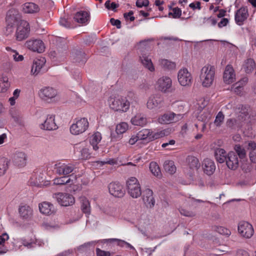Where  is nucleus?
Listing matches in <instances>:
<instances>
[{
	"instance_id": "nucleus-9",
	"label": "nucleus",
	"mask_w": 256,
	"mask_h": 256,
	"mask_svg": "<svg viewBox=\"0 0 256 256\" xmlns=\"http://www.w3.org/2000/svg\"><path fill=\"white\" fill-rule=\"evenodd\" d=\"M57 94L56 90L50 86L42 88L39 92L40 98L47 102H52L54 101Z\"/></svg>"
},
{
	"instance_id": "nucleus-62",
	"label": "nucleus",
	"mask_w": 256,
	"mask_h": 256,
	"mask_svg": "<svg viewBox=\"0 0 256 256\" xmlns=\"http://www.w3.org/2000/svg\"><path fill=\"white\" fill-rule=\"evenodd\" d=\"M226 124L228 127L234 128L237 126V120L232 118L228 119L226 122Z\"/></svg>"
},
{
	"instance_id": "nucleus-5",
	"label": "nucleus",
	"mask_w": 256,
	"mask_h": 256,
	"mask_svg": "<svg viewBox=\"0 0 256 256\" xmlns=\"http://www.w3.org/2000/svg\"><path fill=\"white\" fill-rule=\"evenodd\" d=\"M238 230L240 236L246 239L251 238L254 232L252 224L246 221H241L238 223Z\"/></svg>"
},
{
	"instance_id": "nucleus-44",
	"label": "nucleus",
	"mask_w": 256,
	"mask_h": 256,
	"mask_svg": "<svg viewBox=\"0 0 256 256\" xmlns=\"http://www.w3.org/2000/svg\"><path fill=\"white\" fill-rule=\"evenodd\" d=\"M237 156L240 159L244 158L246 156V152L244 148L242 147L240 144H236L234 148Z\"/></svg>"
},
{
	"instance_id": "nucleus-18",
	"label": "nucleus",
	"mask_w": 256,
	"mask_h": 256,
	"mask_svg": "<svg viewBox=\"0 0 256 256\" xmlns=\"http://www.w3.org/2000/svg\"><path fill=\"white\" fill-rule=\"evenodd\" d=\"M226 164L228 167L231 170H236L239 166V161L236 154L234 152H230L228 154L226 158Z\"/></svg>"
},
{
	"instance_id": "nucleus-39",
	"label": "nucleus",
	"mask_w": 256,
	"mask_h": 256,
	"mask_svg": "<svg viewBox=\"0 0 256 256\" xmlns=\"http://www.w3.org/2000/svg\"><path fill=\"white\" fill-rule=\"evenodd\" d=\"M150 170L155 176L160 178L162 176L160 170L156 162H151L150 164Z\"/></svg>"
},
{
	"instance_id": "nucleus-14",
	"label": "nucleus",
	"mask_w": 256,
	"mask_h": 256,
	"mask_svg": "<svg viewBox=\"0 0 256 256\" xmlns=\"http://www.w3.org/2000/svg\"><path fill=\"white\" fill-rule=\"evenodd\" d=\"M25 46L30 50L39 53L43 52L45 47L43 42L40 40H30L25 43Z\"/></svg>"
},
{
	"instance_id": "nucleus-41",
	"label": "nucleus",
	"mask_w": 256,
	"mask_h": 256,
	"mask_svg": "<svg viewBox=\"0 0 256 256\" xmlns=\"http://www.w3.org/2000/svg\"><path fill=\"white\" fill-rule=\"evenodd\" d=\"M9 86L8 78L6 76L0 77V92H5Z\"/></svg>"
},
{
	"instance_id": "nucleus-23",
	"label": "nucleus",
	"mask_w": 256,
	"mask_h": 256,
	"mask_svg": "<svg viewBox=\"0 0 256 256\" xmlns=\"http://www.w3.org/2000/svg\"><path fill=\"white\" fill-rule=\"evenodd\" d=\"M202 168L205 174L210 176L215 171L216 165L214 162L211 159L206 158L202 162Z\"/></svg>"
},
{
	"instance_id": "nucleus-43",
	"label": "nucleus",
	"mask_w": 256,
	"mask_h": 256,
	"mask_svg": "<svg viewBox=\"0 0 256 256\" xmlns=\"http://www.w3.org/2000/svg\"><path fill=\"white\" fill-rule=\"evenodd\" d=\"M53 181L54 184L62 185L70 183V178H68V176H64L60 178H56Z\"/></svg>"
},
{
	"instance_id": "nucleus-63",
	"label": "nucleus",
	"mask_w": 256,
	"mask_h": 256,
	"mask_svg": "<svg viewBox=\"0 0 256 256\" xmlns=\"http://www.w3.org/2000/svg\"><path fill=\"white\" fill-rule=\"evenodd\" d=\"M139 140L137 134L132 135L128 140V144L130 145L135 144Z\"/></svg>"
},
{
	"instance_id": "nucleus-3",
	"label": "nucleus",
	"mask_w": 256,
	"mask_h": 256,
	"mask_svg": "<svg viewBox=\"0 0 256 256\" xmlns=\"http://www.w3.org/2000/svg\"><path fill=\"white\" fill-rule=\"evenodd\" d=\"M89 126L86 118H76L70 128V132L73 135H79L85 132Z\"/></svg>"
},
{
	"instance_id": "nucleus-60",
	"label": "nucleus",
	"mask_w": 256,
	"mask_h": 256,
	"mask_svg": "<svg viewBox=\"0 0 256 256\" xmlns=\"http://www.w3.org/2000/svg\"><path fill=\"white\" fill-rule=\"evenodd\" d=\"M40 212L46 216H50L56 212L54 209H39Z\"/></svg>"
},
{
	"instance_id": "nucleus-48",
	"label": "nucleus",
	"mask_w": 256,
	"mask_h": 256,
	"mask_svg": "<svg viewBox=\"0 0 256 256\" xmlns=\"http://www.w3.org/2000/svg\"><path fill=\"white\" fill-rule=\"evenodd\" d=\"M94 163L96 166L100 167L105 164H109L110 165L116 164H117V160L114 158H109L104 161H96Z\"/></svg>"
},
{
	"instance_id": "nucleus-17",
	"label": "nucleus",
	"mask_w": 256,
	"mask_h": 256,
	"mask_svg": "<svg viewBox=\"0 0 256 256\" xmlns=\"http://www.w3.org/2000/svg\"><path fill=\"white\" fill-rule=\"evenodd\" d=\"M6 24H18L20 20V15L18 10L14 8L10 10L6 14Z\"/></svg>"
},
{
	"instance_id": "nucleus-49",
	"label": "nucleus",
	"mask_w": 256,
	"mask_h": 256,
	"mask_svg": "<svg viewBox=\"0 0 256 256\" xmlns=\"http://www.w3.org/2000/svg\"><path fill=\"white\" fill-rule=\"evenodd\" d=\"M80 204L81 208H90V202L85 196H81L79 198Z\"/></svg>"
},
{
	"instance_id": "nucleus-54",
	"label": "nucleus",
	"mask_w": 256,
	"mask_h": 256,
	"mask_svg": "<svg viewBox=\"0 0 256 256\" xmlns=\"http://www.w3.org/2000/svg\"><path fill=\"white\" fill-rule=\"evenodd\" d=\"M178 210L180 214L185 216L192 217L195 215L194 212L190 209H178Z\"/></svg>"
},
{
	"instance_id": "nucleus-28",
	"label": "nucleus",
	"mask_w": 256,
	"mask_h": 256,
	"mask_svg": "<svg viewBox=\"0 0 256 256\" xmlns=\"http://www.w3.org/2000/svg\"><path fill=\"white\" fill-rule=\"evenodd\" d=\"M140 60L141 62L146 68L150 72L154 70V68L152 60L148 56H146V54H143L142 56H140Z\"/></svg>"
},
{
	"instance_id": "nucleus-51",
	"label": "nucleus",
	"mask_w": 256,
	"mask_h": 256,
	"mask_svg": "<svg viewBox=\"0 0 256 256\" xmlns=\"http://www.w3.org/2000/svg\"><path fill=\"white\" fill-rule=\"evenodd\" d=\"M104 6L108 10H111L114 12H116V9L119 6V4L114 2L111 3L110 1L108 0L105 2Z\"/></svg>"
},
{
	"instance_id": "nucleus-15",
	"label": "nucleus",
	"mask_w": 256,
	"mask_h": 256,
	"mask_svg": "<svg viewBox=\"0 0 256 256\" xmlns=\"http://www.w3.org/2000/svg\"><path fill=\"white\" fill-rule=\"evenodd\" d=\"M248 10L246 7H242L237 10L234 15L236 23L238 26H242L248 16Z\"/></svg>"
},
{
	"instance_id": "nucleus-19",
	"label": "nucleus",
	"mask_w": 256,
	"mask_h": 256,
	"mask_svg": "<svg viewBox=\"0 0 256 256\" xmlns=\"http://www.w3.org/2000/svg\"><path fill=\"white\" fill-rule=\"evenodd\" d=\"M40 128L47 130H56L58 127L55 122L54 116L52 114L48 115L44 122L40 125Z\"/></svg>"
},
{
	"instance_id": "nucleus-27",
	"label": "nucleus",
	"mask_w": 256,
	"mask_h": 256,
	"mask_svg": "<svg viewBox=\"0 0 256 256\" xmlns=\"http://www.w3.org/2000/svg\"><path fill=\"white\" fill-rule=\"evenodd\" d=\"M228 154L226 150L221 148H216L214 150V156L216 161L220 163H223L226 160Z\"/></svg>"
},
{
	"instance_id": "nucleus-16",
	"label": "nucleus",
	"mask_w": 256,
	"mask_h": 256,
	"mask_svg": "<svg viewBox=\"0 0 256 256\" xmlns=\"http://www.w3.org/2000/svg\"><path fill=\"white\" fill-rule=\"evenodd\" d=\"M27 156L25 152H16L13 156L12 162L14 165L22 168L26 164Z\"/></svg>"
},
{
	"instance_id": "nucleus-13",
	"label": "nucleus",
	"mask_w": 256,
	"mask_h": 256,
	"mask_svg": "<svg viewBox=\"0 0 256 256\" xmlns=\"http://www.w3.org/2000/svg\"><path fill=\"white\" fill-rule=\"evenodd\" d=\"M109 193L116 198H122L125 194V191L122 185L118 182H112L108 185Z\"/></svg>"
},
{
	"instance_id": "nucleus-59",
	"label": "nucleus",
	"mask_w": 256,
	"mask_h": 256,
	"mask_svg": "<svg viewBox=\"0 0 256 256\" xmlns=\"http://www.w3.org/2000/svg\"><path fill=\"white\" fill-rule=\"evenodd\" d=\"M96 251L97 256H110V254L109 252L101 250L99 248H96Z\"/></svg>"
},
{
	"instance_id": "nucleus-6",
	"label": "nucleus",
	"mask_w": 256,
	"mask_h": 256,
	"mask_svg": "<svg viewBox=\"0 0 256 256\" xmlns=\"http://www.w3.org/2000/svg\"><path fill=\"white\" fill-rule=\"evenodd\" d=\"M17 25L16 37L18 40L21 41L28 37L30 27L28 22L24 20H20Z\"/></svg>"
},
{
	"instance_id": "nucleus-12",
	"label": "nucleus",
	"mask_w": 256,
	"mask_h": 256,
	"mask_svg": "<svg viewBox=\"0 0 256 256\" xmlns=\"http://www.w3.org/2000/svg\"><path fill=\"white\" fill-rule=\"evenodd\" d=\"M163 104L164 100L160 94H152L151 95L148 100L146 107L148 109L154 110L161 108Z\"/></svg>"
},
{
	"instance_id": "nucleus-52",
	"label": "nucleus",
	"mask_w": 256,
	"mask_h": 256,
	"mask_svg": "<svg viewBox=\"0 0 256 256\" xmlns=\"http://www.w3.org/2000/svg\"><path fill=\"white\" fill-rule=\"evenodd\" d=\"M32 209H19V213L22 218H28L32 214Z\"/></svg>"
},
{
	"instance_id": "nucleus-10",
	"label": "nucleus",
	"mask_w": 256,
	"mask_h": 256,
	"mask_svg": "<svg viewBox=\"0 0 256 256\" xmlns=\"http://www.w3.org/2000/svg\"><path fill=\"white\" fill-rule=\"evenodd\" d=\"M54 198L62 206H68L74 203V196L67 193L58 192L54 194Z\"/></svg>"
},
{
	"instance_id": "nucleus-34",
	"label": "nucleus",
	"mask_w": 256,
	"mask_h": 256,
	"mask_svg": "<svg viewBox=\"0 0 256 256\" xmlns=\"http://www.w3.org/2000/svg\"><path fill=\"white\" fill-rule=\"evenodd\" d=\"M224 118V116L222 112H219L217 114L215 120L213 124H210V128H212L213 126L220 127L222 124Z\"/></svg>"
},
{
	"instance_id": "nucleus-29",
	"label": "nucleus",
	"mask_w": 256,
	"mask_h": 256,
	"mask_svg": "<svg viewBox=\"0 0 256 256\" xmlns=\"http://www.w3.org/2000/svg\"><path fill=\"white\" fill-rule=\"evenodd\" d=\"M186 162L190 169L198 170L200 164L198 158L192 156H189L186 158Z\"/></svg>"
},
{
	"instance_id": "nucleus-35",
	"label": "nucleus",
	"mask_w": 256,
	"mask_h": 256,
	"mask_svg": "<svg viewBox=\"0 0 256 256\" xmlns=\"http://www.w3.org/2000/svg\"><path fill=\"white\" fill-rule=\"evenodd\" d=\"M164 170L170 174H173L176 171V167L172 160H166L164 164Z\"/></svg>"
},
{
	"instance_id": "nucleus-58",
	"label": "nucleus",
	"mask_w": 256,
	"mask_h": 256,
	"mask_svg": "<svg viewBox=\"0 0 256 256\" xmlns=\"http://www.w3.org/2000/svg\"><path fill=\"white\" fill-rule=\"evenodd\" d=\"M136 6L138 8L142 6H147L149 4L148 0H137L136 2Z\"/></svg>"
},
{
	"instance_id": "nucleus-32",
	"label": "nucleus",
	"mask_w": 256,
	"mask_h": 256,
	"mask_svg": "<svg viewBox=\"0 0 256 256\" xmlns=\"http://www.w3.org/2000/svg\"><path fill=\"white\" fill-rule=\"evenodd\" d=\"M10 162L4 157H0V176L4 175L8 170Z\"/></svg>"
},
{
	"instance_id": "nucleus-8",
	"label": "nucleus",
	"mask_w": 256,
	"mask_h": 256,
	"mask_svg": "<svg viewBox=\"0 0 256 256\" xmlns=\"http://www.w3.org/2000/svg\"><path fill=\"white\" fill-rule=\"evenodd\" d=\"M178 80L180 86H189L192 84V78L187 68L180 69L178 73Z\"/></svg>"
},
{
	"instance_id": "nucleus-36",
	"label": "nucleus",
	"mask_w": 256,
	"mask_h": 256,
	"mask_svg": "<svg viewBox=\"0 0 256 256\" xmlns=\"http://www.w3.org/2000/svg\"><path fill=\"white\" fill-rule=\"evenodd\" d=\"M6 50L8 52H10V54L12 56L15 62H22L24 60V56L20 54L16 50H13L9 46L6 47Z\"/></svg>"
},
{
	"instance_id": "nucleus-21",
	"label": "nucleus",
	"mask_w": 256,
	"mask_h": 256,
	"mask_svg": "<svg viewBox=\"0 0 256 256\" xmlns=\"http://www.w3.org/2000/svg\"><path fill=\"white\" fill-rule=\"evenodd\" d=\"M224 81L226 84H230L234 82L236 80V75L233 68L230 65H228L224 73Z\"/></svg>"
},
{
	"instance_id": "nucleus-40",
	"label": "nucleus",
	"mask_w": 256,
	"mask_h": 256,
	"mask_svg": "<svg viewBox=\"0 0 256 256\" xmlns=\"http://www.w3.org/2000/svg\"><path fill=\"white\" fill-rule=\"evenodd\" d=\"M212 230L226 236H229L231 234V232L229 229L222 226H212Z\"/></svg>"
},
{
	"instance_id": "nucleus-37",
	"label": "nucleus",
	"mask_w": 256,
	"mask_h": 256,
	"mask_svg": "<svg viewBox=\"0 0 256 256\" xmlns=\"http://www.w3.org/2000/svg\"><path fill=\"white\" fill-rule=\"evenodd\" d=\"M248 80V78H244L236 82L233 87L234 92L238 94H240L242 90L243 86L247 83Z\"/></svg>"
},
{
	"instance_id": "nucleus-50",
	"label": "nucleus",
	"mask_w": 256,
	"mask_h": 256,
	"mask_svg": "<svg viewBox=\"0 0 256 256\" xmlns=\"http://www.w3.org/2000/svg\"><path fill=\"white\" fill-rule=\"evenodd\" d=\"M194 203L196 206L202 207H212V206H210V204L207 201H203L200 200L193 199Z\"/></svg>"
},
{
	"instance_id": "nucleus-64",
	"label": "nucleus",
	"mask_w": 256,
	"mask_h": 256,
	"mask_svg": "<svg viewBox=\"0 0 256 256\" xmlns=\"http://www.w3.org/2000/svg\"><path fill=\"white\" fill-rule=\"evenodd\" d=\"M236 256H250L248 252L244 250L240 249L236 252Z\"/></svg>"
},
{
	"instance_id": "nucleus-33",
	"label": "nucleus",
	"mask_w": 256,
	"mask_h": 256,
	"mask_svg": "<svg viewBox=\"0 0 256 256\" xmlns=\"http://www.w3.org/2000/svg\"><path fill=\"white\" fill-rule=\"evenodd\" d=\"M256 68V64L254 60L252 58H248L244 61L243 64V68L244 71L248 73L252 72Z\"/></svg>"
},
{
	"instance_id": "nucleus-45",
	"label": "nucleus",
	"mask_w": 256,
	"mask_h": 256,
	"mask_svg": "<svg viewBox=\"0 0 256 256\" xmlns=\"http://www.w3.org/2000/svg\"><path fill=\"white\" fill-rule=\"evenodd\" d=\"M166 135V131L160 130L156 132H154L151 130V134L150 138V141H152L154 140H156L161 138L164 137Z\"/></svg>"
},
{
	"instance_id": "nucleus-24",
	"label": "nucleus",
	"mask_w": 256,
	"mask_h": 256,
	"mask_svg": "<svg viewBox=\"0 0 256 256\" xmlns=\"http://www.w3.org/2000/svg\"><path fill=\"white\" fill-rule=\"evenodd\" d=\"M74 18L78 23L86 24L90 20V14L88 12L81 10L75 14Z\"/></svg>"
},
{
	"instance_id": "nucleus-56",
	"label": "nucleus",
	"mask_w": 256,
	"mask_h": 256,
	"mask_svg": "<svg viewBox=\"0 0 256 256\" xmlns=\"http://www.w3.org/2000/svg\"><path fill=\"white\" fill-rule=\"evenodd\" d=\"M80 158L82 159H88L90 158V152L88 148H82L80 150Z\"/></svg>"
},
{
	"instance_id": "nucleus-57",
	"label": "nucleus",
	"mask_w": 256,
	"mask_h": 256,
	"mask_svg": "<svg viewBox=\"0 0 256 256\" xmlns=\"http://www.w3.org/2000/svg\"><path fill=\"white\" fill-rule=\"evenodd\" d=\"M15 25H16V24L10 23L6 24V35H9L14 32Z\"/></svg>"
},
{
	"instance_id": "nucleus-31",
	"label": "nucleus",
	"mask_w": 256,
	"mask_h": 256,
	"mask_svg": "<svg viewBox=\"0 0 256 256\" xmlns=\"http://www.w3.org/2000/svg\"><path fill=\"white\" fill-rule=\"evenodd\" d=\"M131 122L134 126H143L147 122L146 118L140 114H138L131 119Z\"/></svg>"
},
{
	"instance_id": "nucleus-11",
	"label": "nucleus",
	"mask_w": 256,
	"mask_h": 256,
	"mask_svg": "<svg viewBox=\"0 0 256 256\" xmlns=\"http://www.w3.org/2000/svg\"><path fill=\"white\" fill-rule=\"evenodd\" d=\"M75 168V166L72 164L59 162L54 166V170L57 174L65 176L72 172Z\"/></svg>"
},
{
	"instance_id": "nucleus-42",
	"label": "nucleus",
	"mask_w": 256,
	"mask_h": 256,
	"mask_svg": "<svg viewBox=\"0 0 256 256\" xmlns=\"http://www.w3.org/2000/svg\"><path fill=\"white\" fill-rule=\"evenodd\" d=\"M128 125L127 123L125 122H122L116 125V132L117 134H121L126 132L128 130Z\"/></svg>"
},
{
	"instance_id": "nucleus-2",
	"label": "nucleus",
	"mask_w": 256,
	"mask_h": 256,
	"mask_svg": "<svg viewBox=\"0 0 256 256\" xmlns=\"http://www.w3.org/2000/svg\"><path fill=\"white\" fill-rule=\"evenodd\" d=\"M108 102L110 108L114 111L126 112L130 108V102L124 97L110 96Z\"/></svg>"
},
{
	"instance_id": "nucleus-38",
	"label": "nucleus",
	"mask_w": 256,
	"mask_h": 256,
	"mask_svg": "<svg viewBox=\"0 0 256 256\" xmlns=\"http://www.w3.org/2000/svg\"><path fill=\"white\" fill-rule=\"evenodd\" d=\"M139 140H148L150 141V138L151 134V130L148 129H143L136 133Z\"/></svg>"
},
{
	"instance_id": "nucleus-53",
	"label": "nucleus",
	"mask_w": 256,
	"mask_h": 256,
	"mask_svg": "<svg viewBox=\"0 0 256 256\" xmlns=\"http://www.w3.org/2000/svg\"><path fill=\"white\" fill-rule=\"evenodd\" d=\"M182 15V10L180 8H172V12H170L168 16H172L174 18H178Z\"/></svg>"
},
{
	"instance_id": "nucleus-22",
	"label": "nucleus",
	"mask_w": 256,
	"mask_h": 256,
	"mask_svg": "<svg viewBox=\"0 0 256 256\" xmlns=\"http://www.w3.org/2000/svg\"><path fill=\"white\" fill-rule=\"evenodd\" d=\"M46 59L43 57L35 58L32 66L31 73L33 75H37L46 63Z\"/></svg>"
},
{
	"instance_id": "nucleus-46",
	"label": "nucleus",
	"mask_w": 256,
	"mask_h": 256,
	"mask_svg": "<svg viewBox=\"0 0 256 256\" xmlns=\"http://www.w3.org/2000/svg\"><path fill=\"white\" fill-rule=\"evenodd\" d=\"M160 64L163 68L168 70L174 69L176 67V64L174 62L167 60H162Z\"/></svg>"
},
{
	"instance_id": "nucleus-26",
	"label": "nucleus",
	"mask_w": 256,
	"mask_h": 256,
	"mask_svg": "<svg viewBox=\"0 0 256 256\" xmlns=\"http://www.w3.org/2000/svg\"><path fill=\"white\" fill-rule=\"evenodd\" d=\"M176 116V114L174 112L164 114L158 118V122L161 124H168L173 122Z\"/></svg>"
},
{
	"instance_id": "nucleus-1",
	"label": "nucleus",
	"mask_w": 256,
	"mask_h": 256,
	"mask_svg": "<svg viewBox=\"0 0 256 256\" xmlns=\"http://www.w3.org/2000/svg\"><path fill=\"white\" fill-rule=\"evenodd\" d=\"M216 69L214 66L206 64L203 66L200 75L202 86L205 88L210 87L215 80Z\"/></svg>"
},
{
	"instance_id": "nucleus-20",
	"label": "nucleus",
	"mask_w": 256,
	"mask_h": 256,
	"mask_svg": "<svg viewBox=\"0 0 256 256\" xmlns=\"http://www.w3.org/2000/svg\"><path fill=\"white\" fill-rule=\"evenodd\" d=\"M142 200L146 207L151 208L154 206L155 200L152 190L146 188L143 191Z\"/></svg>"
},
{
	"instance_id": "nucleus-4",
	"label": "nucleus",
	"mask_w": 256,
	"mask_h": 256,
	"mask_svg": "<svg viewBox=\"0 0 256 256\" xmlns=\"http://www.w3.org/2000/svg\"><path fill=\"white\" fill-rule=\"evenodd\" d=\"M128 194L133 198H138L142 194L140 182L134 177H130L126 181Z\"/></svg>"
},
{
	"instance_id": "nucleus-55",
	"label": "nucleus",
	"mask_w": 256,
	"mask_h": 256,
	"mask_svg": "<svg viewBox=\"0 0 256 256\" xmlns=\"http://www.w3.org/2000/svg\"><path fill=\"white\" fill-rule=\"evenodd\" d=\"M202 22L203 24L208 25L215 26L217 23V20L212 17L204 18L202 20Z\"/></svg>"
},
{
	"instance_id": "nucleus-47",
	"label": "nucleus",
	"mask_w": 256,
	"mask_h": 256,
	"mask_svg": "<svg viewBox=\"0 0 256 256\" xmlns=\"http://www.w3.org/2000/svg\"><path fill=\"white\" fill-rule=\"evenodd\" d=\"M76 56H74V60L76 62H84L86 60V58L85 54L84 52H78L75 54Z\"/></svg>"
},
{
	"instance_id": "nucleus-7",
	"label": "nucleus",
	"mask_w": 256,
	"mask_h": 256,
	"mask_svg": "<svg viewBox=\"0 0 256 256\" xmlns=\"http://www.w3.org/2000/svg\"><path fill=\"white\" fill-rule=\"evenodd\" d=\"M156 88L162 92L166 93L171 92L172 80L168 76L160 77L156 83Z\"/></svg>"
},
{
	"instance_id": "nucleus-30",
	"label": "nucleus",
	"mask_w": 256,
	"mask_h": 256,
	"mask_svg": "<svg viewBox=\"0 0 256 256\" xmlns=\"http://www.w3.org/2000/svg\"><path fill=\"white\" fill-rule=\"evenodd\" d=\"M102 140L101 134L96 132H94L90 138V144L92 146L93 149L95 150H98V144Z\"/></svg>"
},
{
	"instance_id": "nucleus-25",
	"label": "nucleus",
	"mask_w": 256,
	"mask_h": 256,
	"mask_svg": "<svg viewBox=\"0 0 256 256\" xmlns=\"http://www.w3.org/2000/svg\"><path fill=\"white\" fill-rule=\"evenodd\" d=\"M40 10L38 6L34 2H26L22 5V11L26 14H34Z\"/></svg>"
},
{
	"instance_id": "nucleus-61",
	"label": "nucleus",
	"mask_w": 256,
	"mask_h": 256,
	"mask_svg": "<svg viewBox=\"0 0 256 256\" xmlns=\"http://www.w3.org/2000/svg\"><path fill=\"white\" fill-rule=\"evenodd\" d=\"M248 149L252 150V152H255L256 150V142L254 141H248Z\"/></svg>"
}]
</instances>
